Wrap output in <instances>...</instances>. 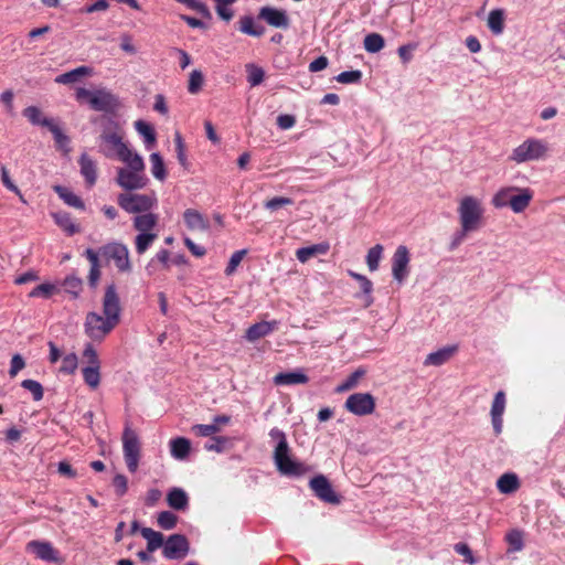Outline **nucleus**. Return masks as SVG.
Masks as SVG:
<instances>
[{"instance_id":"nucleus-1","label":"nucleus","mask_w":565,"mask_h":565,"mask_svg":"<svg viewBox=\"0 0 565 565\" xmlns=\"http://www.w3.org/2000/svg\"><path fill=\"white\" fill-rule=\"evenodd\" d=\"M120 300L114 282L105 289L103 298V313L88 312L85 318L84 329L88 338L94 341H102L120 320Z\"/></svg>"},{"instance_id":"nucleus-2","label":"nucleus","mask_w":565,"mask_h":565,"mask_svg":"<svg viewBox=\"0 0 565 565\" xmlns=\"http://www.w3.org/2000/svg\"><path fill=\"white\" fill-rule=\"evenodd\" d=\"M124 135L125 131L116 119L109 116L103 117L98 151L108 159H125L124 156L128 154V146L124 142Z\"/></svg>"},{"instance_id":"nucleus-3","label":"nucleus","mask_w":565,"mask_h":565,"mask_svg":"<svg viewBox=\"0 0 565 565\" xmlns=\"http://www.w3.org/2000/svg\"><path fill=\"white\" fill-rule=\"evenodd\" d=\"M269 436L277 443L273 458L277 470L281 475L287 477H301L310 470L303 462L291 458L286 434L281 429L277 427L271 428Z\"/></svg>"},{"instance_id":"nucleus-4","label":"nucleus","mask_w":565,"mask_h":565,"mask_svg":"<svg viewBox=\"0 0 565 565\" xmlns=\"http://www.w3.org/2000/svg\"><path fill=\"white\" fill-rule=\"evenodd\" d=\"M484 213L481 200L469 195L461 198V241L467 234L478 232L484 226Z\"/></svg>"},{"instance_id":"nucleus-5","label":"nucleus","mask_w":565,"mask_h":565,"mask_svg":"<svg viewBox=\"0 0 565 565\" xmlns=\"http://www.w3.org/2000/svg\"><path fill=\"white\" fill-rule=\"evenodd\" d=\"M547 145L541 139L529 138L518 146L510 157L516 163L540 160L545 157Z\"/></svg>"},{"instance_id":"nucleus-6","label":"nucleus","mask_w":565,"mask_h":565,"mask_svg":"<svg viewBox=\"0 0 565 565\" xmlns=\"http://www.w3.org/2000/svg\"><path fill=\"white\" fill-rule=\"evenodd\" d=\"M117 203L127 213L141 214L151 211L157 204V199L154 194L120 193Z\"/></svg>"},{"instance_id":"nucleus-7","label":"nucleus","mask_w":565,"mask_h":565,"mask_svg":"<svg viewBox=\"0 0 565 565\" xmlns=\"http://www.w3.org/2000/svg\"><path fill=\"white\" fill-rule=\"evenodd\" d=\"M140 450L141 446L138 435L127 425L122 433V451L127 469L131 473H135L138 469Z\"/></svg>"},{"instance_id":"nucleus-8","label":"nucleus","mask_w":565,"mask_h":565,"mask_svg":"<svg viewBox=\"0 0 565 565\" xmlns=\"http://www.w3.org/2000/svg\"><path fill=\"white\" fill-rule=\"evenodd\" d=\"M99 253L106 260H114L119 271L128 273L131 270L129 250L125 244L118 242L105 244L99 247Z\"/></svg>"},{"instance_id":"nucleus-9","label":"nucleus","mask_w":565,"mask_h":565,"mask_svg":"<svg viewBox=\"0 0 565 565\" xmlns=\"http://www.w3.org/2000/svg\"><path fill=\"white\" fill-rule=\"evenodd\" d=\"M344 407L356 416L370 415L375 409V398L371 393H353L347 398Z\"/></svg>"},{"instance_id":"nucleus-10","label":"nucleus","mask_w":565,"mask_h":565,"mask_svg":"<svg viewBox=\"0 0 565 565\" xmlns=\"http://www.w3.org/2000/svg\"><path fill=\"white\" fill-rule=\"evenodd\" d=\"M309 486L315 495L321 501L330 504L341 503L342 497L338 494L329 479L323 475H318L309 481Z\"/></svg>"},{"instance_id":"nucleus-11","label":"nucleus","mask_w":565,"mask_h":565,"mask_svg":"<svg viewBox=\"0 0 565 565\" xmlns=\"http://www.w3.org/2000/svg\"><path fill=\"white\" fill-rule=\"evenodd\" d=\"M190 551V543L184 534L170 535L163 546L162 554L168 559H182Z\"/></svg>"},{"instance_id":"nucleus-12","label":"nucleus","mask_w":565,"mask_h":565,"mask_svg":"<svg viewBox=\"0 0 565 565\" xmlns=\"http://www.w3.org/2000/svg\"><path fill=\"white\" fill-rule=\"evenodd\" d=\"M121 103L119 97L107 89H96V95L90 100V108L96 111L116 115Z\"/></svg>"},{"instance_id":"nucleus-13","label":"nucleus","mask_w":565,"mask_h":565,"mask_svg":"<svg viewBox=\"0 0 565 565\" xmlns=\"http://www.w3.org/2000/svg\"><path fill=\"white\" fill-rule=\"evenodd\" d=\"M257 19L277 29L287 30L290 26V19L287 11L271 6L262 7L258 11Z\"/></svg>"},{"instance_id":"nucleus-14","label":"nucleus","mask_w":565,"mask_h":565,"mask_svg":"<svg viewBox=\"0 0 565 565\" xmlns=\"http://www.w3.org/2000/svg\"><path fill=\"white\" fill-rule=\"evenodd\" d=\"M116 181L120 188L126 191L141 190L146 188L149 179L145 173L130 171L126 168H119Z\"/></svg>"},{"instance_id":"nucleus-15","label":"nucleus","mask_w":565,"mask_h":565,"mask_svg":"<svg viewBox=\"0 0 565 565\" xmlns=\"http://www.w3.org/2000/svg\"><path fill=\"white\" fill-rule=\"evenodd\" d=\"M409 259L408 248L399 245L392 257V275L398 282H403L408 276Z\"/></svg>"},{"instance_id":"nucleus-16","label":"nucleus","mask_w":565,"mask_h":565,"mask_svg":"<svg viewBox=\"0 0 565 565\" xmlns=\"http://www.w3.org/2000/svg\"><path fill=\"white\" fill-rule=\"evenodd\" d=\"M26 551L35 555L36 558L49 562H60V553L54 548L51 542L33 540L26 544Z\"/></svg>"},{"instance_id":"nucleus-17","label":"nucleus","mask_w":565,"mask_h":565,"mask_svg":"<svg viewBox=\"0 0 565 565\" xmlns=\"http://www.w3.org/2000/svg\"><path fill=\"white\" fill-rule=\"evenodd\" d=\"M505 409V394L503 391L495 393L491 405V423L495 436L502 433L503 428V413Z\"/></svg>"},{"instance_id":"nucleus-18","label":"nucleus","mask_w":565,"mask_h":565,"mask_svg":"<svg viewBox=\"0 0 565 565\" xmlns=\"http://www.w3.org/2000/svg\"><path fill=\"white\" fill-rule=\"evenodd\" d=\"M458 350V344L446 345L435 352L429 353L424 361V365L440 366L450 361L457 354Z\"/></svg>"},{"instance_id":"nucleus-19","label":"nucleus","mask_w":565,"mask_h":565,"mask_svg":"<svg viewBox=\"0 0 565 565\" xmlns=\"http://www.w3.org/2000/svg\"><path fill=\"white\" fill-rule=\"evenodd\" d=\"M278 324L277 320L256 322L246 330L245 338L249 342H255L275 331Z\"/></svg>"},{"instance_id":"nucleus-20","label":"nucleus","mask_w":565,"mask_h":565,"mask_svg":"<svg viewBox=\"0 0 565 565\" xmlns=\"http://www.w3.org/2000/svg\"><path fill=\"white\" fill-rule=\"evenodd\" d=\"M183 220L190 231H207L210 222L204 215L194 209H186L183 213Z\"/></svg>"},{"instance_id":"nucleus-21","label":"nucleus","mask_w":565,"mask_h":565,"mask_svg":"<svg viewBox=\"0 0 565 565\" xmlns=\"http://www.w3.org/2000/svg\"><path fill=\"white\" fill-rule=\"evenodd\" d=\"M81 174L85 179L88 186H93L97 180V166L96 162L87 154L82 153L78 159Z\"/></svg>"},{"instance_id":"nucleus-22","label":"nucleus","mask_w":565,"mask_h":565,"mask_svg":"<svg viewBox=\"0 0 565 565\" xmlns=\"http://www.w3.org/2000/svg\"><path fill=\"white\" fill-rule=\"evenodd\" d=\"M275 385H297L306 384L309 382V377L302 370H296L291 372H280L274 376Z\"/></svg>"},{"instance_id":"nucleus-23","label":"nucleus","mask_w":565,"mask_h":565,"mask_svg":"<svg viewBox=\"0 0 565 565\" xmlns=\"http://www.w3.org/2000/svg\"><path fill=\"white\" fill-rule=\"evenodd\" d=\"M167 502L177 511H185L189 508V495L182 488L173 487L167 493Z\"/></svg>"},{"instance_id":"nucleus-24","label":"nucleus","mask_w":565,"mask_h":565,"mask_svg":"<svg viewBox=\"0 0 565 565\" xmlns=\"http://www.w3.org/2000/svg\"><path fill=\"white\" fill-rule=\"evenodd\" d=\"M519 193L513 192V196L510 200V207L514 213L523 212L530 204L533 193L530 189H516Z\"/></svg>"},{"instance_id":"nucleus-25","label":"nucleus","mask_w":565,"mask_h":565,"mask_svg":"<svg viewBox=\"0 0 565 565\" xmlns=\"http://www.w3.org/2000/svg\"><path fill=\"white\" fill-rule=\"evenodd\" d=\"M170 452L174 459L184 460L189 457L191 443L185 437H175L170 440Z\"/></svg>"},{"instance_id":"nucleus-26","label":"nucleus","mask_w":565,"mask_h":565,"mask_svg":"<svg viewBox=\"0 0 565 565\" xmlns=\"http://www.w3.org/2000/svg\"><path fill=\"white\" fill-rule=\"evenodd\" d=\"M505 12L503 9H493L489 12L487 25L493 35H501L504 31Z\"/></svg>"},{"instance_id":"nucleus-27","label":"nucleus","mask_w":565,"mask_h":565,"mask_svg":"<svg viewBox=\"0 0 565 565\" xmlns=\"http://www.w3.org/2000/svg\"><path fill=\"white\" fill-rule=\"evenodd\" d=\"M22 114L34 126H42L50 129L54 124V120L44 117L41 109L36 106H28L23 109Z\"/></svg>"},{"instance_id":"nucleus-28","label":"nucleus","mask_w":565,"mask_h":565,"mask_svg":"<svg viewBox=\"0 0 565 565\" xmlns=\"http://www.w3.org/2000/svg\"><path fill=\"white\" fill-rule=\"evenodd\" d=\"M330 246L328 243H319L307 247L297 249V259L301 263L308 262L312 256L324 255L328 253Z\"/></svg>"},{"instance_id":"nucleus-29","label":"nucleus","mask_w":565,"mask_h":565,"mask_svg":"<svg viewBox=\"0 0 565 565\" xmlns=\"http://www.w3.org/2000/svg\"><path fill=\"white\" fill-rule=\"evenodd\" d=\"M53 190L57 195L64 201L65 204L68 206L78 209V210H85V203L84 201L76 195L74 192L68 190L67 188L63 185H54Z\"/></svg>"},{"instance_id":"nucleus-30","label":"nucleus","mask_w":565,"mask_h":565,"mask_svg":"<svg viewBox=\"0 0 565 565\" xmlns=\"http://www.w3.org/2000/svg\"><path fill=\"white\" fill-rule=\"evenodd\" d=\"M54 222L68 235L72 236L79 232V226L76 225L68 212L60 211L52 214Z\"/></svg>"},{"instance_id":"nucleus-31","label":"nucleus","mask_w":565,"mask_h":565,"mask_svg":"<svg viewBox=\"0 0 565 565\" xmlns=\"http://www.w3.org/2000/svg\"><path fill=\"white\" fill-rule=\"evenodd\" d=\"M520 487L519 478L515 473H503L497 481L498 490L503 494L515 492Z\"/></svg>"},{"instance_id":"nucleus-32","label":"nucleus","mask_w":565,"mask_h":565,"mask_svg":"<svg viewBox=\"0 0 565 565\" xmlns=\"http://www.w3.org/2000/svg\"><path fill=\"white\" fill-rule=\"evenodd\" d=\"M158 223V215L145 212L134 218V227L140 233L150 232Z\"/></svg>"},{"instance_id":"nucleus-33","label":"nucleus","mask_w":565,"mask_h":565,"mask_svg":"<svg viewBox=\"0 0 565 565\" xmlns=\"http://www.w3.org/2000/svg\"><path fill=\"white\" fill-rule=\"evenodd\" d=\"M238 30L247 35L259 38L264 34L265 28L262 25H255L254 18L252 15H243L238 21Z\"/></svg>"},{"instance_id":"nucleus-34","label":"nucleus","mask_w":565,"mask_h":565,"mask_svg":"<svg viewBox=\"0 0 565 565\" xmlns=\"http://www.w3.org/2000/svg\"><path fill=\"white\" fill-rule=\"evenodd\" d=\"M140 533L145 540H147V550L148 552H154L159 547H161L164 543L163 534L157 532L150 527H142Z\"/></svg>"},{"instance_id":"nucleus-35","label":"nucleus","mask_w":565,"mask_h":565,"mask_svg":"<svg viewBox=\"0 0 565 565\" xmlns=\"http://www.w3.org/2000/svg\"><path fill=\"white\" fill-rule=\"evenodd\" d=\"M136 130L143 137L147 149H151L156 143V130L154 128L145 120H137L135 122Z\"/></svg>"},{"instance_id":"nucleus-36","label":"nucleus","mask_w":565,"mask_h":565,"mask_svg":"<svg viewBox=\"0 0 565 565\" xmlns=\"http://www.w3.org/2000/svg\"><path fill=\"white\" fill-rule=\"evenodd\" d=\"M151 173L159 180L164 181L167 179V170L162 156L159 152H152L150 154Z\"/></svg>"},{"instance_id":"nucleus-37","label":"nucleus","mask_w":565,"mask_h":565,"mask_svg":"<svg viewBox=\"0 0 565 565\" xmlns=\"http://www.w3.org/2000/svg\"><path fill=\"white\" fill-rule=\"evenodd\" d=\"M100 364H93L83 367V379L85 384H87L90 388L98 387L100 383V373H99Z\"/></svg>"},{"instance_id":"nucleus-38","label":"nucleus","mask_w":565,"mask_h":565,"mask_svg":"<svg viewBox=\"0 0 565 565\" xmlns=\"http://www.w3.org/2000/svg\"><path fill=\"white\" fill-rule=\"evenodd\" d=\"M62 286L67 294L76 299L83 289V280L76 275H68L64 278Z\"/></svg>"},{"instance_id":"nucleus-39","label":"nucleus","mask_w":565,"mask_h":565,"mask_svg":"<svg viewBox=\"0 0 565 565\" xmlns=\"http://www.w3.org/2000/svg\"><path fill=\"white\" fill-rule=\"evenodd\" d=\"M90 73V68L87 67V66H79L75 70H72L70 72H66V73H63L61 75H58L56 78H55V82L58 83V84H71V83H75L78 81V78L82 76V75H87Z\"/></svg>"},{"instance_id":"nucleus-40","label":"nucleus","mask_w":565,"mask_h":565,"mask_svg":"<svg viewBox=\"0 0 565 565\" xmlns=\"http://www.w3.org/2000/svg\"><path fill=\"white\" fill-rule=\"evenodd\" d=\"M364 49L369 53L380 52L384 45V38L380 33H370L364 38Z\"/></svg>"},{"instance_id":"nucleus-41","label":"nucleus","mask_w":565,"mask_h":565,"mask_svg":"<svg viewBox=\"0 0 565 565\" xmlns=\"http://www.w3.org/2000/svg\"><path fill=\"white\" fill-rule=\"evenodd\" d=\"M156 238H157L156 233H150V232L139 233L135 239L137 254L142 255L143 253H146V250L152 245V243L154 242Z\"/></svg>"},{"instance_id":"nucleus-42","label":"nucleus","mask_w":565,"mask_h":565,"mask_svg":"<svg viewBox=\"0 0 565 565\" xmlns=\"http://www.w3.org/2000/svg\"><path fill=\"white\" fill-rule=\"evenodd\" d=\"M124 158L119 160L127 163L128 170L145 173V162L141 156L128 148V154H125Z\"/></svg>"},{"instance_id":"nucleus-43","label":"nucleus","mask_w":565,"mask_h":565,"mask_svg":"<svg viewBox=\"0 0 565 565\" xmlns=\"http://www.w3.org/2000/svg\"><path fill=\"white\" fill-rule=\"evenodd\" d=\"M49 130L52 132L57 148L63 150L65 153H68L71 151L70 137L67 135H65L55 122L53 124L52 127H50Z\"/></svg>"},{"instance_id":"nucleus-44","label":"nucleus","mask_w":565,"mask_h":565,"mask_svg":"<svg viewBox=\"0 0 565 565\" xmlns=\"http://www.w3.org/2000/svg\"><path fill=\"white\" fill-rule=\"evenodd\" d=\"M365 375V370L362 367L356 369L352 372L338 387L337 392H345L354 388L359 380Z\"/></svg>"},{"instance_id":"nucleus-45","label":"nucleus","mask_w":565,"mask_h":565,"mask_svg":"<svg viewBox=\"0 0 565 565\" xmlns=\"http://www.w3.org/2000/svg\"><path fill=\"white\" fill-rule=\"evenodd\" d=\"M383 246L381 244H376L371 247L366 254V264L371 271H374L379 268L380 260L382 258Z\"/></svg>"},{"instance_id":"nucleus-46","label":"nucleus","mask_w":565,"mask_h":565,"mask_svg":"<svg viewBox=\"0 0 565 565\" xmlns=\"http://www.w3.org/2000/svg\"><path fill=\"white\" fill-rule=\"evenodd\" d=\"M21 386L32 394L34 402L41 401L44 396V388H43L42 384L35 380H31V379L23 380L21 382Z\"/></svg>"},{"instance_id":"nucleus-47","label":"nucleus","mask_w":565,"mask_h":565,"mask_svg":"<svg viewBox=\"0 0 565 565\" xmlns=\"http://www.w3.org/2000/svg\"><path fill=\"white\" fill-rule=\"evenodd\" d=\"M174 145H175L177 159H178L179 163L184 168V170H189L190 162L188 161V157L185 153V145H184L182 136L179 132H177L174 135Z\"/></svg>"},{"instance_id":"nucleus-48","label":"nucleus","mask_w":565,"mask_h":565,"mask_svg":"<svg viewBox=\"0 0 565 565\" xmlns=\"http://www.w3.org/2000/svg\"><path fill=\"white\" fill-rule=\"evenodd\" d=\"M247 71V82L252 87L258 86L263 83L265 77V72L262 67L256 66L254 64L246 65Z\"/></svg>"},{"instance_id":"nucleus-49","label":"nucleus","mask_w":565,"mask_h":565,"mask_svg":"<svg viewBox=\"0 0 565 565\" xmlns=\"http://www.w3.org/2000/svg\"><path fill=\"white\" fill-rule=\"evenodd\" d=\"M516 188H505L500 190L492 199V203L495 207H510V200L513 196V192Z\"/></svg>"},{"instance_id":"nucleus-50","label":"nucleus","mask_w":565,"mask_h":565,"mask_svg":"<svg viewBox=\"0 0 565 565\" xmlns=\"http://www.w3.org/2000/svg\"><path fill=\"white\" fill-rule=\"evenodd\" d=\"M179 3L185 4L189 9L194 10L205 19H211L212 14L209 7L201 0H175Z\"/></svg>"},{"instance_id":"nucleus-51","label":"nucleus","mask_w":565,"mask_h":565,"mask_svg":"<svg viewBox=\"0 0 565 565\" xmlns=\"http://www.w3.org/2000/svg\"><path fill=\"white\" fill-rule=\"evenodd\" d=\"M169 257H170V253L168 249H160L156 255L154 257H152L150 259V262L148 263L146 269L151 274V273H154L157 270V263H160L162 264L163 267L168 268L169 267Z\"/></svg>"},{"instance_id":"nucleus-52","label":"nucleus","mask_w":565,"mask_h":565,"mask_svg":"<svg viewBox=\"0 0 565 565\" xmlns=\"http://www.w3.org/2000/svg\"><path fill=\"white\" fill-rule=\"evenodd\" d=\"M157 522L162 530H172L177 526L178 516L171 511H162L158 514Z\"/></svg>"},{"instance_id":"nucleus-53","label":"nucleus","mask_w":565,"mask_h":565,"mask_svg":"<svg viewBox=\"0 0 565 565\" xmlns=\"http://www.w3.org/2000/svg\"><path fill=\"white\" fill-rule=\"evenodd\" d=\"M78 359L77 355L72 352L63 356L60 372L63 374H74L77 370Z\"/></svg>"},{"instance_id":"nucleus-54","label":"nucleus","mask_w":565,"mask_h":565,"mask_svg":"<svg viewBox=\"0 0 565 565\" xmlns=\"http://www.w3.org/2000/svg\"><path fill=\"white\" fill-rule=\"evenodd\" d=\"M362 72L359 70L344 71L335 76V81L341 84H359L362 81Z\"/></svg>"},{"instance_id":"nucleus-55","label":"nucleus","mask_w":565,"mask_h":565,"mask_svg":"<svg viewBox=\"0 0 565 565\" xmlns=\"http://www.w3.org/2000/svg\"><path fill=\"white\" fill-rule=\"evenodd\" d=\"M0 174H1V182H2L3 186L6 189H8L9 191L13 192L14 194H17L20 198V200L23 203H25L23 194L21 193L20 189L11 180V178L9 175V171L6 168V166H1Z\"/></svg>"},{"instance_id":"nucleus-56","label":"nucleus","mask_w":565,"mask_h":565,"mask_svg":"<svg viewBox=\"0 0 565 565\" xmlns=\"http://www.w3.org/2000/svg\"><path fill=\"white\" fill-rule=\"evenodd\" d=\"M203 83H204L203 73L200 70H193L190 73V78H189V85H188L189 93L198 94L202 89Z\"/></svg>"},{"instance_id":"nucleus-57","label":"nucleus","mask_w":565,"mask_h":565,"mask_svg":"<svg viewBox=\"0 0 565 565\" xmlns=\"http://www.w3.org/2000/svg\"><path fill=\"white\" fill-rule=\"evenodd\" d=\"M230 443V438L225 436H214L210 441L204 445V449L207 451L223 452L226 449V445Z\"/></svg>"},{"instance_id":"nucleus-58","label":"nucleus","mask_w":565,"mask_h":565,"mask_svg":"<svg viewBox=\"0 0 565 565\" xmlns=\"http://www.w3.org/2000/svg\"><path fill=\"white\" fill-rule=\"evenodd\" d=\"M360 288L364 296V307L367 308L374 302L372 296L373 282L367 277H359Z\"/></svg>"},{"instance_id":"nucleus-59","label":"nucleus","mask_w":565,"mask_h":565,"mask_svg":"<svg viewBox=\"0 0 565 565\" xmlns=\"http://www.w3.org/2000/svg\"><path fill=\"white\" fill-rule=\"evenodd\" d=\"M55 290H56L55 285L50 284V282H44V284H41V285H38L36 287H34L30 291L29 297H32V298L42 297V298L47 299L54 294Z\"/></svg>"},{"instance_id":"nucleus-60","label":"nucleus","mask_w":565,"mask_h":565,"mask_svg":"<svg viewBox=\"0 0 565 565\" xmlns=\"http://www.w3.org/2000/svg\"><path fill=\"white\" fill-rule=\"evenodd\" d=\"M191 430L195 436L209 437V436H213L214 434L218 433L221 430V428L217 427L216 425H214L213 423L212 424H196V425L192 426Z\"/></svg>"},{"instance_id":"nucleus-61","label":"nucleus","mask_w":565,"mask_h":565,"mask_svg":"<svg viewBox=\"0 0 565 565\" xmlns=\"http://www.w3.org/2000/svg\"><path fill=\"white\" fill-rule=\"evenodd\" d=\"M294 204V200L290 199V198H285V196H274L269 200H267L265 203H264V207L268 211H277L278 209L280 207H284L286 205H291Z\"/></svg>"},{"instance_id":"nucleus-62","label":"nucleus","mask_w":565,"mask_h":565,"mask_svg":"<svg viewBox=\"0 0 565 565\" xmlns=\"http://www.w3.org/2000/svg\"><path fill=\"white\" fill-rule=\"evenodd\" d=\"M246 253V249H241L232 254L228 264L225 268L226 276H231L236 270L237 266L239 265Z\"/></svg>"},{"instance_id":"nucleus-63","label":"nucleus","mask_w":565,"mask_h":565,"mask_svg":"<svg viewBox=\"0 0 565 565\" xmlns=\"http://www.w3.org/2000/svg\"><path fill=\"white\" fill-rule=\"evenodd\" d=\"M113 486L115 488L116 494L118 497H122L128 490L127 477L121 473H117L113 479Z\"/></svg>"},{"instance_id":"nucleus-64","label":"nucleus","mask_w":565,"mask_h":565,"mask_svg":"<svg viewBox=\"0 0 565 565\" xmlns=\"http://www.w3.org/2000/svg\"><path fill=\"white\" fill-rule=\"evenodd\" d=\"M507 541L513 551H521L523 548V536L518 530H513L508 533Z\"/></svg>"}]
</instances>
